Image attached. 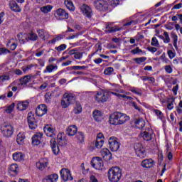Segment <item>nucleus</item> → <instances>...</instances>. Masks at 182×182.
Segmentation results:
<instances>
[{"label":"nucleus","instance_id":"f257e3e1","mask_svg":"<svg viewBox=\"0 0 182 182\" xmlns=\"http://www.w3.org/2000/svg\"><path fill=\"white\" fill-rule=\"evenodd\" d=\"M129 120H130V117L120 112H115L109 117V123L114 126L124 124Z\"/></svg>","mask_w":182,"mask_h":182},{"label":"nucleus","instance_id":"f03ea898","mask_svg":"<svg viewBox=\"0 0 182 182\" xmlns=\"http://www.w3.org/2000/svg\"><path fill=\"white\" fill-rule=\"evenodd\" d=\"M107 176L109 181L119 182L122 178V169L117 166L112 167L108 170Z\"/></svg>","mask_w":182,"mask_h":182},{"label":"nucleus","instance_id":"7ed1b4c3","mask_svg":"<svg viewBox=\"0 0 182 182\" xmlns=\"http://www.w3.org/2000/svg\"><path fill=\"white\" fill-rule=\"evenodd\" d=\"M0 130L4 137H11L14 134V127L10 124H1Z\"/></svg>","mask_w":182,"mask_h":182},{"label":"nucleus","instance_id":"20e7f679","mask_svg":"<svg viewBox=\"0 0 182 182\" xmlns=\"http://www.w3.org/2000/svg\"><path fill=\"white\" fill-rule=\"evenodd\" d=\"M75 101V97L72 94L65 93L61 100V106L63 109L69 107L72 103Z\"/></svg>","mask_w":182,"mask_h":182},{"label":"nucleus","instance_id":"39448f33","mask_svg":"<svg viewBox=\"0 0 182 182\" xmlns=\"http://www.w3.org/2000/svg\"><path fill=\"white\" fill-rule=\"evenodd\" d=\"M134 149L137 157H139L140 159H144L147 156L146 149L141 143H135L134 144Z\"/></svg>","mask_w":182,"mask_h":182},{"label":"nucleus","instance_id":"423d86ee","mask_svg":"<svg viewBox=\"0 0 182 182\" xmlns=\"http://www.w3.org/2000/svg\"><path fill=\"white\" fill-rule=\"evenodd\" d=\"M95 99L97 103H105L109 100V92H97L95 95Z\"/></svg>","mask_w":182,"mask_h":182},{"label":"nucleus","instance_id":"0eeeda50","mask_svg":"<svg viewBox=\"0 0 182 182\" xmlns=\"http://www.w3.org/2000/svg\"><path fill=\"white\" fill-rule=\"evenodd\" d=\"M140 134L145 141H150L154 137V132L150 127L145 129Z\"/></svg>","mask_w":182,"mask_h":182},{"label":"nucleus","instance_id":"6e6552de","mask_svg":"<svg viewBox=\"0 0 182 182\" xmlns=\"http://www.w3.org/2000/svg\"><path fill=\"white\" fill-rule=\"evenodd\" d=\"M94 6L97 11H107L109 5L105 0H95Z\"/></svg>","mask_w":182,"mask_h":182},{"label":"nucleus","instance_id":"1a4fd4ad","mask_svg":"<svg viewBox=\"0 0 182 182\" xmlns=\"http://www.w3.org/2000/svg\"><path fill=\"white\" fill-rule=\"evenodd\" d=\"M108 144L111 151H117L120 148V143L117 141V138L114 136L109 139Z\"/></svg>","mask_w":182,"mask_h":182},{"label":"nucleus","instance_id":"9d476101","mask_svg":"<svg viewBox=\"0 0 182 182\" xmlns=\"http://www.w3.org/2000/svg\"><path fill=\"white\" fill-rule=\"evenodd\" d=\"M43 132L47 137H55L56 136V129L52 127V125H46L43 127Z\"/></svg>","mask_w":182,"mask_h":182},{"label":"nucleus","instance_id":"9b49d317","mask_svg":"<svg viewBox=\"0 0 182 182\" xmlns=\"http://www.w3.org/2000/svg\"><path fill=\"white\" fill-rule=\"evenodd\" d=\"M91 166L95 170H102L103 167V161L100 157H95L91 160Z\"/></svg>","mask_w":182,"mask_h":182},{"label":"nucleus","instance_id":"f8f14e48","mask_svg":"<svg viewBox=\"0 0 182 182\" xmlns=\"http://www.w3.org/2000/svg\"><path fill=\"white\" fill-rule=\"evenodd\" d=\"M60 173L61 178H63L64 181H72V180H73L70 171H69L68 168L61 169Z\"/></svg>","mask_w":182,"mask_h":182},{"label":"nucleus","instance_id":"ddd939ff","mask_svg":"<svg viewBox=\"0 0 182 182\" xmlns=\"http://www.w3.org/2000/svg\"><path fill=\"white\" fill-rule=\"evenodd\" d=\"M27 120L28 123V127L31 130H35V129L38 127V122L35 119V115H33L32 113H28Z\"/></svg>","mask_w":182,"mask_h":182},{"label":"nucleus","instance_id":"4468645a","mask_svg":"<svg viewBox=\"0 0 182 182\" xmlns=\"http://www.w3.org/2000/svg\"><path fill=\"white\" fill-rule=\"evenodd\" d=\"M55 16L60 19V21H63V19H68L69 18V14H68L65 9L60 8L56 10Z\"/></svg>","mask_w":182,"mask_h":182},{"label":"nucleus","instance_id":"2eb2a0df","mask_svg":"<svg viewBox=\"0 0 182 182\" xmlns=\"http://www.w3.org/2000/svg\"><path fill=\"white\" fill-rule=\"evenodd\" d=\"M48 113V107L45 105H40L38 106V107L36 109V114L39 117H42V116H44V114H46Z\"/></svg>","mask_w":182,"mask_h":182},{"label":"nucleus","instance_id":"dca6fc26","mask_svg":"<svg viewBox=\"0 0 182 182\" xmlns=\"http://www.w3.org/2000/svg\"><path fill=\"white\" fill-rule=\"evenodd\" d=\"M42 137H43V134L38 132L36 133L32 136V144L33 146H39L42 141Z\"/></svg>","mask_w":182,"mask_h":182},{"label":"nucleus","instance_id":"f3484780","mask_svg":"<svg viewBox=\"0 0 182 182\" xmlns=\"http://www.w3.org/2000/svg\"><path fill=\"white\" fill-rule=\"evenodd\" d=\"M48 164H49V161L48 159H41L39 161L36 162V167L38 168V170H40L41 171H43L46 167H48Z\"/></svg>","mask_w":182,"mask_h":182},{"label":"nucleus","instance_id":"a211bd4d","mask_svg":"<svg viewBox=\"0 0 182 182\" xmlns=\"http://www.w3.org/2000/svg\"><path fill=\"white\" fill-rule=\"evenodd\" d=\"M80 9L82 12V14L85 15V16H87V18H92V15L93 13L92 12V9L89 6L86 4H82V6H80Z\"/></svg>","mask_w":182,"mask_h":182},{"label":"nucleus","instance_id":"6ab92c4d","mask_svg":"<svg viewBox=\"0 0 182 182\" xmlns=\"http://www.w3.org/2000/svg\"><path fill=\"white\" fill-rule=\"evenodd\" d=\"M101 156L105 161L112 160V152L107 148H105L101 151Z\"/></svg>","mask_w":182,"mask_h":182},{"label":"nucleus","instance_id":"aec40b11","mask_svg":"<svg viewBox=\"0 0 182 182\" xmlns=\"http://www.w3.org/2000/svg\"><path fill=\"white\" fill-rule=\"evenodd\" d=\"M57 141H58V144L61 146H63L68 144V141H66L65 133H59L57 135Z\"/></svg>","mask_w":182,"mask_h":182},{"label":"nucleus","instance_id":"412c9836","mask_svg":"<svg viewBox=\"0 0 182 182\" xmlns=\"http://www.w3.org/2000/svg\"><path fill=\"white\" fill-rule=\"evenodd\" d=\"M141 166L144 168H151L154 166V161L151 159H144L141 161Z\"/></svg>","mask_w":182,"mask_h":182},{"label":"nucleus","instance_id":"4be33fe9","mask_svg":"<svg viewBox=\"0 0 182 182\" xmlns=\"http://www.w3.org/2000/svg\"><path fill=\"white\" fill-rule=\"evenodd\" d=\"M122 31V28L113 27V23H107L106 26V32L108 33H113V32H119Z\"/></svg>","mask_w":182,"mask_h":182},{"label":"nucleus","instance_id":"5701e85b","mask_svg":"<svg viewBox=\"0 0 182 182\" xmlns=\"http://www.w3.org/2000/svg\"><path fill=\"white\" fill-rule=\"evenodd\" d=\"M50 147L52 149L53 154L58 155L59 154V146H58V144H56V141L53 139H52L50 141Z\"/></svg>","mask_w":182,"mask_h":182},{"label":"nucleus","instance_id":"b1692460","mask_svg":"<svg viewBox=\"0 0 182 182\" xmlns=\"http://www.w3.org/2000/svg\"><path fill=\"white\" fill-rule=\"evenodd\" d=\"M9 6L11 9V11H13V12H21L22 9H21V7L16 4V1H11L9 4Z\"/></svg>","mask_w":182,"mask_h":182},{"label":"nucleus","instance_id":"393cba45","mask_svg":"<svg viewBox=\"0 0 182 182\" xmlns=\"http://www.w3.org/2000/svg\"><path fill=\"white\" fill-rule=\"evenodd\" d=\"M68 136H75L77 133V127L76 125H70L66 129Z\"/></svg>","mask_w":182,"mask_h":182},{"label":"nucleus","instance_id":"a878e982","mask_svg":"<svg viewBox=\"0 0 182 182\" xmlns=\"http://www.w3.org/2000/svg\"><path fill=\"white\" fill-rule=\"evenodd\" d=\"M19 171V168L18 167V164H13L9 168V173L11 176H16L18 172Z\"/></svg>","mask_w":182,"mask_h":182},{"label":"nucleus","instance_id":"bb28decb","mask_svg":"<svg viewBox=\"0 0 182 182\" xmlns=\"http://www.w3.org/2000/svg\"><path fill=\"white\" fill-rule=\"evenodd\" d=\"M31 82V76L29 75H26L23 78L20 79V83H18L19 87H25L28 83Z\"/></svg>","mask_w":182,"mask_h":182},{"label":"nucleus","instance_id":"cd10ccee","mask_svg":"<svg viewBox=\"0 0 182 182\" xmlns=\"http://www.w3.org/2000/svg\"><path fill=\"white\" fill-rule=\"evenodd\" d=\"M58 178H59V176H58L56 173H54L46 176L43 179V182H56L58 181Z\"/></svg>","mask_w":182,"mask_h":182},{"label":"nucleus","instance_id":"c85d7f7f","mask_svg":"<svg viewBox=\"0 0 182 182\" xmlns=\"http://www.w3.org/2000/svg\"><path fill=\"white\" fill-rule=\"evenodd\" d=\"M53 70H58L57 64H50L46 67V69L43 70V73H52Z\"/></svg>","mask_w":182,"mask_h":182},{"label":"nucleus","instance_id":"c756f323","mask_svg":"<svg viewBox=\"0 0 182 182\" xmlns=\"http://www.w3.org/2000/svg\"><path fill=\"white\" fill-rule=\"evenodd\" d=\"M17 38L20 42V43H26L29 40L28 38V34L20 33L17 35Z\"/></svg>","mask_w":182,"mask_h":182},{"label":"nucleus","instance_id":"7c9ffc66","mask_svg":"<svg viewBox=\"0 0 182 182\" xmlns=\"http://www.w3.org/2000/svg\"><path fill=\"white\" fill-rule=\"evenodd\" d=\"M25 139H26L25 133L20 132L17 135L16 142L18 143V144L22 145L23 144V143H25Z\"/></svg>","mask_w":182,"mask_h":182},{"label":"nucleus","instance_id":"2f4dec72","mask_svg":"<svg viewBox=\"0 0 182 182\" xmlns=\"http://www.w3.org/2000/svg\"><path fill=\"white\" fill-rule=\"evenodd\" d=\"M64 38H65V35L63 34L56 35L54 38L48 41V44L55 45L56 42H59V41H62V39H64Z\"/></svg>","mask_w":182,"mask_h":182},{"label":"nucleus","instance_id":"473e14b6","mask_svg":"<svg viewBox=\"0 0 182 182\" xmlns=\"http://www.w3.org/2000/svg\"><path fill=\"white\" fill-rule=\"evenodd\" d=\"M92 116L96 122H101L103 117L102 112L99 110H95L92 113Z\"/></svg>","mask_w":182,"mask_h":182},{"label":"nucleus","instance_id":"72a5a7b5","mask_svg":"<svg viewBox=\"0 0 182 182\" xmlns=\"http://www.w3.org/2000/svg\"><path fill=\"white\" fill-rule=\"evenodd\" d=\"M28 105H29V102H28L26 101L19 102L17 105V109L18 110H26Z\"/></svg>","mask_w":182,"mask_h":182},{"label":"nucleus","instance_id":"f704fd0d","mask_svg":"<svg viewBox=\"0 0 182 182\" xmlns=\"http://www.w3.org/2000/svg\"><path fill=\"white\" fill-rule=\"evenodd\" d=\"M64 5L69 11H75V5H73V1H72V0H65Z\"/></svg>","mask_w":182,"mask_h":182},{"label":"nucleus","instance_id":"c9c22d12","mask_svg":"<svg viewBox=\"0 0 182 182\" xmlns=\"http://www.w3.org/2000/svg\"><path fill=\"white\" fill-rule=\"evenodd\" d=\"M24 156L21 152H16L13 154V159L15 161H22Z\"/></svg>","mask_w":182,"mask_h":182},{"label":"nucleus","instance_id":"e433bc0d","mask_svg":"<svg viewBox=\"0 0 182 182\" xmlns=\"http://www.w3.org/2000/svg\"><path fill=\"white\" fill-rule=\"evenodd\" d=\"M135 126L137 127V129H143V127L146 126V122L142 118L138 119L135 121Z\"/></svg>","mask_w":182,"mask_h":182},{"label":"nucleus","instance_id":"4c0bfd02","mask_svg":"<svg viewBox=\"0 0 182 182\" xmlns=\"http://www.w3.org/2000/svg\"><path fill=\"white\" fill-rule=\"evenodd\" d=\"M37 32L38 33V36L41 39H43V41H46V38H48V36H49V33L43 29L38 30Z\"/></svg>","mask_w":182,"mask_h":182},{"label":"nucleus","instance_id":"58836bf2","mask_svg":"<svg viewBox=\"0 0 182 182\" xmlns=\"http://www.w3.org/2000/svg\"><path fill=\"white\" fill-rule=\"evenodd\" d=\"M174 102H176V99H174V97H171L168 99V102H167L168 110H173L174 109Z\"/></svg>","mask_w":182,"mask_h":182},{"label":"nucleus","instance_id":"ea45409f","mask_svg":"<svg viewBox=\"0 0 182 182\" xmlns=\"http://www.w3.org/2000/svg\"><path fill=\"white\" fill-rule=\"evenodd\" d=\"M171 38L173 40V46H174L175 49L176 50H178V47L177 46V42L178 41V36H177V34H176L174 33H171Z\"/></svg>","mask_w":182,"mask_h":182},{"label":"nucleus","instance_id":"a19ab883","mask_svg":"<svg viewBox=\"0 0 182 182\" xmlns=\"http://www.w3.org/2000/svg\"><path fill=\"white\" fill-rule=\"evenodd\" d=\"M164 36H160V38L163 39L164 43H170V36L167 31L164 32Z\"/></svg>","mask_w":182,"mask_h":182},{"label":"nucleus","instance_id":"79ce46f5","mask_svg":"<svg viewBox=\"0 0 182 182\" xmlns=\"http://www.w3.org/2000/svg\"><path fill=\"white\" fill-rule=\"evenodd\" d=\"M52 8H53V6L50 5H47L46 6L41 7L40 9L41 12H43V14H48V12H50V11H52Z\"/></svg>","mask_w":182,"mask_h":182},{"label":"nucleus","instance_id":"37998d69","mask_svg":"<svg viewBox=\"0 0 182 182\" xmlns=\"http://www.w3.org/2000/svg\"><path fill=\"white\" fill-rule=\"evenodd\" d=\"M152 112L156 114V116H157L159 119H160V120H163L164 114L159 109H152Z\"/></svg>","mask_w":182,"mask_h":182},{"label":"nucleus","instance_id":"c03bdc74","mask_svg":"<svg viewBox=\"0 0 182 182\" xmlns=\"http://www.w3.org/2000/svg\"><path fill=\"white\" fill-rule=\"evenodd\" d=\"M28 35V41H38V35L33 32H31L30 33L27 34Z\"/></svg>","mask_w":182,"mask_h":182},{"label":"nucleus","instance_id":"a18cd8bd","mask_svg":"<svg viewBox=\"0 0 182 182\" xmlns=\"http://www.w3.org/2000/svg\"><path fill=\"white\" fill-rule=\"evenodd\" d=\"M14 109H15V103L13 102L10 105L6 107L5 112L6 113H8L9 114L14 112Z\"/></svg>","mask_w":182,"mask_h":182},{"label":"nucleus","instance_id":"49530a36","mask_svg":"<svg viewBox=\"0 0 182 182\" xmlns=\"http://www.w3.org/2000/svg\"><path fill=\"white\" fill-rule=\"evenodd\" d=\"M72 70H86L87 69V66H79V65H74L71 67Z\"/></svg>","mask_w":182,"mask_h":182},{"label":"nucleus","instance_id":"de8ad7c7","mask_svg":"<svg viewBox=\"0 0 182 182\" xmlns=\"http://www.w3.org/2000/svg\"><path fill=\"white\" fill-rule=\"evenodd\" d=\"M73 112L75 114H79V113H82V106L80 104H76Z\"/></svg>","mask_w":182,"mask_h":182},{"label":"nucleus","instance_id":"09e8293b","mask_svg":"<svg viewBox=\"0 0 182 182\" xmlns=\"http://www.w3.org/2000/svg\"><path fill=\"white\" fill-rule=\"evenodd\" d=\"M76 137L77 140L80 141V143L85 141V134H83V132H78L77 133Z\"/></svg>","mask_w":182,"mask_h":182},{"label":"nucleus","instance_id":"8fccbe9b","mask_svg":"<svg viewBox=\"0 0 182 182\" xmlns=\"http://www.w3.org/2000/svg\"><path fill=\"white\" fill-rule=\"evenodd\" d=\"M104 143H105V141H103L102 139L96 140L95 147L97 149H102V147H103V144Z\"/></svg>","mask_w":182,"mask_h":182},{"label":"nucleus","instance_id":"3c124183","mask_svg":"<svg viewBox=\"0 0 182 182\" xmlns=\"http://www.w3.org/2000/svg\"><path fill=\"white\" fill-rule=\"evenodd\" d=\"M145 60H147V58L146 57H141V58H134V62L140 65V63H144Z\"/></svg>","mask_w":182,"mask_h":182},{"label":"nucleus","instance_id":"603ef678","mask_svg":"<svg viewBox=\"0 0 182 182\" xmlns=\"http://www.w3.org/2000/svg\"><path fill=\"white\" fill-rule=\"evenodd\" d=\"M11 80V77L9 75H0V82H6Z\"/></svg>","mask_w":182,"mask_h":182},{"label":"nucleus","instance_id":"864d4df0","mask_svg":"<svg viewBox=\"0 0 182 182\" xmlns=\"http://www.w3.org/2000/svg\"><path fill=\"white\" fill-rule=\"evenodd\" d=\"M130 92H132V93H134L135 95H138V96H141V91L139 90V88L136 87H131L129 89Z\"/></svg>","mask_w":182,"mask_h":182},{"label":"nucleus","instance_id":"5fc2aeb1","mask_svg":"<svg viewBox=\"0 0 182 182\" xmlns=\"http://www.w3.org/2000/svg\"><path fill=\"white\" fill-rule=\"evenodd\" d=\"M152 46H155L156 48H159L160 46V43H159V40H157V38L153 37L151 43Z\"/></svg>","mask_w":182,"mask_h":182},{"label":"nucleus","instance_id":"6e6d98bb","mask_svg":"<svg viewBox=\"0 0 182 182\" xmlns=\"http://www.w3.org/2000/svg\"><path fill=\"white\" fill-rule=\"evenodd\" d=\"M114 69H113V68L112 67H108L105 70H104V74L107 75H112V73H113Z\"/></svg>","mask_w":182,"mask_h":182},{"label":"nucleus","instance_id":"4d7b16f0","mask_svg":"<svg viewBox=\"0 0 182 182\" xmlns=\"http://www.w3.org/2000/svg\"><path fill=\"white\" fill-rule=\"evenodd\" d=\"M66 48H67L66 44H61L58 47H55V50H57V52H62L63 50H65Z\"/></svg>","mask_w":182,"mask_h":182},{"label":"nucleus","instance_id":"13d9d810","mask_svg":"<svg viewBox=\"0 0 182 182\" xmlns=\"http://www.w3.org/2000/svg\"><path fill=\"white\" fill-rule=\"evenodd\" d=\"M160 59L162 60V62H164V63H168V62H170V60L166 57V53L161 54Z\"/></svg>","mask_w":182,"mask_h":182},{"label":"nucleus","instance_id":"bf43d9fd","mask_svg":"<svg viewBox=\"0 0 182 182\" xmlns=\"http://www.w3.org/2000/svg\"><path fill=\"white\" fill-rule=\"evenodd\" d=\"M108 1V4H109V5H111V6H113L114 8L115 6H117V5H119V0H107Z\"/></svg>","mask_w":182,"mask_h":182},{"label":"nucleus","instance_id":"052dcab7","mask_svg":"<svg viewBox=\"0 0 182 182\" xmlns=\"http://www.w3.org/2000/svg\"><path fill=\"white\" fill-rule=\"evenodd\" d=\"M168 53V56L169 58V59H174V58H176V52L173 51L172 50H168L167 51Z\"/></svg>","mask_w":182,"mask_h":182},{"label":"nucleus","instance_id":"680f3d73","mask_svg":"<svg viewBox=\"0 0 182 182\" xmlns=\"http://www.w3.org/2000/svg\"><path fill=\"white\" fill-rule=\"evenodd\" d=\"M95 48H96V50H95V52H94L92 54V56H93L95 53H97V52H100L102 50V44L100 43H97L95 45Z\"/></svg>","mask_w":182,"mask_h":182},{"label":"nucleus","instance_id":"e2e57ef3","mask_svg":"<svg viewBox=\"0 0 182 182\" xmlns=\"http://www.w3.org/2000/svg\"><path fill=\"white\" fill-rule=\"evenodd\" d=\"M173 65H178L179 63L182 65V58H176L173 60Z\"/></svg>","mask_w":182,"mask_h":182},{"label":"nucleus","instance_id":"0e129e2a","mask_svg":"<svg viewBox=\"0 0 182 182\" xmlns=\"http://www.w3.org/2000/svg\"><path fill=\"white\" fill-rule=\"evenodd\" d=\"M50 96L51 94L50 92H48L45 95V101L46 102V103H50V100H52Z\"/></svg>","mask_w":182,"mask_h":182},{"label":"nucleus","instance_id":"69168bd1","mask_svg":"<svg viewBox=\"0 0 182 182\" xmlns=\"http://www.w3.org/2000/svg\"><path fill=\"white\" fill-rule=\"evenodd\" d=\"M164 69L166 73H173V68H171V65H165Z\"/></svg>","mask_w":182,"mask_h":182},{"label":"nucleus","instance_id":"338daca9","mask_svg":"<svg viewBox=\"0 0 182 182\" xmlns=\"http://www.w3.org/2000/svg\"><path fill=\"white\" fill-rule=\"evenodd\" d=\"M143 50H141L139 47H136L135 49H133L131 50V53H133V55H137V53H141Z\"/></svg>","mask_w":182,"mask_h":182},{"label":"nucleus","instance_id":"774afa93","mask_svg":"<svg viewBox=\"0 0 182 182\" xmlns=\"http://www.w3.org/2000/svg\"><path fill=\"white\" fill-rule=\"evenodd\" d=\"M82 57H83V53L77 51L76 53H75L74 55L75 59H82Z\"/></svg>","mask_w":182,"mask_h":182}]
</instances>
